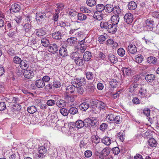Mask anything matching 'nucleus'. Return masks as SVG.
Wrapping results in <instances>:
<instances>
[{
	"instance_id": "nucleus-6",
	"label": "nucleus",
	"mask_w": 159,
	"mask_h": 159,
	"mask_svg": "<svg viewBox=\"0 0 159 159\" xmlns=\"http://www.w3.org/2000/svg\"><path fill=\"white\" fill-rule=\"evenodd\" d=\"M137 45L134 43H130L127 48L128 51L131 54H134L137 51Z\"/></svg>"
},
{
	"instance_id": "nucleus-39",
	"label": "nucleus",
	"mask_w": 159,
	"mask_h": 159,
	"mask_svg": "<svg viewBox=\"0 0 159 159\" xmlns=\"http://www.w3.org/2000/svg\"><path fill=\"white\" fill-rule=\"evenodd\" d=\"M114 115L112 114H110L108 115L106 117V120L109 122H113L114 121Z\"/></svg>"
},
{
	"instance_id": "nucleus-36",
	"label": "nucleus",
	"mask_w": 159,
	"mask_h": 159,
	"mask_svg": "<svg viewBox=\"0 0 159 159\" xmlns=\"http://www.w3.org/2000/svg\"><path fill=\"white\" fill-rule=\"evenodd\" d=\"M37 110V108L34 106L29 107H28L27 111L30 114H33Z\"/></svg>"
},
{
	"instance_id": "nucleus-17",
	"label": "nucleus",
	"mask_w": 159,
	"mask_h": 159,
	"mask_svg": "<svg viewBox=\"0 0 159 159\" xmlns=\"http://www.w3.org/2000/svg\"><path fill=\"white\" fill-rule=\"evenodd\" d=\"M86 124L85 125L84 122L82 120H79L75 123V126L78 129L82 128L84 126H86Z\"/></svg>"
},
{
	"instance_id": "nucleus-41",
	"label": "nucleus",
	"mask_w": 159,
	"mask_h": 159,
	"mask_svg": "<svg viewBox=\"0 0 159 159\" xmlns=\"http://www.w3.org/2000/svg\"><path fill=\"white\" fill-rule=\"evenodd\" d=\"M110 152V149L109 148H106L102 151V156L103 157H106L108 155Z\"/></svg>"
},
{
	"instance_id": "nucleus-2",
	"label": "nucleus",
	"mask_w": 159,
	"mask_h": 159,
	"mask_svg": "<svg viewBox=\"0 0 159 159\" xmlns=\"http://www.w3.org/2000/svg\"><path fill=\"white\" fill-rule=\"evenodd\" d=\"M94 108L93 111L95 114L99 113L101 110H106L107 108L106 104L102 101L96 100L93 101Z\"/></svg>"
},
{
	"instance_id": "nucleus-5",
	"label": "nucleus",
	"mask_w": 159,
	"mask_h": 159,
	"mask_svg": "<svg viewBox=\"0 0 159 159\" xmlns=\"http://www.w3.org/2000/svg\"><path fill=\"white\" fill-rule=\"evenodd\" d=\"M85 123L91 126H94L96 125L98 122V119L96 117H92L91 119L88 118L85 120Z\"/></svg>"
},
{
	"instance_id": "nucleus-25",
	"label": "nucleus",
	"mask_w": 159,
	"mask_h": 159,
	"mask_svg": "<svg viewBox=\"0 0 159 159\" xmlns=\"http://www.w3.org/2000/svg\"><path fill=\"white\" fill-rule=\"evenodd\" d=\"M75 63L77 65L80 66H82L84 63V61L82 57H79L76 60L74 61Z\"/></svg>"
},
{
	"instance_id": "nucleus-43",
	"label": "nucleus",
	"mask_w": 159,
	"mask_h": 159,
	"mask_svg": "<svg viewBox=\"0 0 159 159\" xmlns=\"http://www.w3.org/2000/svg\"><path fill=\"white\" fill-rule=\"evenodd\" d=\"M143 57V56L140 54L137 55L135 56V61L138 63H140L142 62Z\"/></svg>"
},
{
	"instance_id": "nucleus-34",
	"label": "nucleus",
	"mask_w": 159,
	"mask_h": 159,
	"mask_svg": "<svg viewBox=\"0 0 159 159\" xmlns=\"http://www.w3.org/2000/svg\"><path fill=\"white\" fill-rule=\"evenodd\" d=\"M147 61L150 64H155L157 62V59L154 57L150 56L148 58Z\"/></svg>"
},
{
	"instance_id": "nucleus-21",
	"label": "nucleus",
	"mask_w": 159,
	"mask_h": 159,
	"mask_svg": "<svg viewBox=\"0 0 159 159\" xmlns=\"http://www.w3.org/2000/svg\"><path fill=\"white\" fill-rule=\"evenodd\" d=\"M62 35L61 33L58 31L52 33V37L54 39L59 40L61 39Z\"/></svg>"
},
{
	"instance_id": "nucleus-38",
	"label": "nucleus",
	"mask_w": 159,
	"mask_h": 159,
	"mask_svg": "<svg viewBox=\"0 0 159 159\" xmlns=\"http://www.w3.org/2000/svg\"><path fill=\"white\" fill-rule=\"evenodd\" d=\"M148 144L151 147H155L157 145V142L153 138H151L148 141Z\"/></svg>"
},
{
	"instance_id": "nucleus-8",
	"label": "nucleus",
	"mask_w": 159,
	"mask_h": 159,
	"mask_svg": "<svg viewBox=\"0 0 159 159\" xmlns=\"http://www.w3.org/2000/svg\"><path fill=\"white\" fill-rule=\"evenodd\" d=\"M77 42V39L75 38L70 37L67 39L66 42H64V44L67 46L73 45Z\"/></svg>"
},
{
	"instance_id": "nucleus-45",
	"label": "nucleus",
	"mask_w": 159,
	"mask_h": 159,
	"mask_svg": "<svg viewBox=\"0 0 159 159\" xmlns=\"http://www.w3.org/2000/svg\"><path fill=\"white\" fill-rule=\"evenodd\" d=\"M57 9L55 11H57L59 13L64 8V5L63 4L61 3H58L56 5Z\"/></svg>"
},
{
	"instance_id": "nucleus-3",
	"label": "nucleus",
	"mask_w": 159,
	"mask_h": 159,
	"mask_svg": "<svg viewBox=\"0 0 159 159\" xmlns=\"http://www.w3.org/2000/svg\"><path fill=\"white\" fill-rule=\"evenodd\" d=\"M85 83V79L84 78L74 79L71 82L72 85L76 87L78 86L83 85Z\"/></svg>"
},
{
	"instance_id": "nucleus-49",
	"label": "nucleus",
	"mask_w": 159,
	"mask_h": 159,
	"mask_svg": "<svg viewBox=\"0 0 159 159\" xmlns=\"http://www.w3.org/2000/svg\"><path fill=\"white\" fill-rule=\"evenodd\" d=\"M117 53L119 56L122 57L125 55V51L122 48H120L117 50Z\"/></svg>"
},
{
	"instance_id": "nucleus-24",
	"label": "nucleus",
	"mask_w": 159,
	"mask_h": 159,
	"mask_svg": "<svg viewBox=\"0 0 159 159\" xmlns=\"http://www.w3.org/2000/svg\"><path fill=\"white\" fill-rule=\"evenodd\" d=\"M127 6L129 9L130 10H135L137 7V4L133 1L129 2Z\"/></svg>"
},
{
	"instance_id": "nucleus-50",
	"label": "nucleus",
	"mask_w": 159,
	"mask_h": 159,
	"mask_svg": "<svg viewBox=\"0 0 159 159\" xmlns=\"http://www.w3.org/2000/svg\"><path fill=\"white\" fill-rule=\"evenodd\" d=\"M78 18L79 20L83 21L87 18V16L82 13H78Z\"/></svg>"
},
{
	"instance_id": "nucleus-56",
	"label": "nucleus",
	"mask_w": 159,
	"mask_h": 159,
	"mask_svg": "<svg viewBox=\"0 0 159 159\" xmlns=\"http://www.w3.org/2000/svg\"><path fill=\"white\" fill-rule=\"evenodd\" d=\"M143 114L147 117H149L150 116V110L148 108H146L143 110Z\"/></svg>"
},
{
	"instance_id": "nucleus-55",
	"label": "nucleus",
	"mask_w": 159,
	"mask_h": 159,
	"mask_svg": "<svg viewBox=\"0 0 159 159\" xmlns=\"http://www.w3.org/2000/svg\"><path fill=\"white\" fill-rule=\"evenodd\" d=\"M114 120V121L113 122L117 124H120L121 121V119L119 116H115Z\"/></svg>"
},
{
	"instance_id": "nucleus-28",
	"label": "nucleus",
	"mask_w": 159,
	"mask_h": 159,
	"mask_svg": "<svg viewBox=\"0 0 159 159\" xmlns=\"http://www.w3.org/2000/svg\"><path fill=\"white\" fill-rule=\"evenodd\" d=\"M111 140L110 138L105 136L102 139V142L106 145H109L111 143Z\"/></svg>"
},
{
	"instance_id": "nucleus-33",
	"label": "nucleus",
	"mask_w": 159,
	"mask_h": 159,
	"mask_svg": "<svg viewBox=\"0 0 159 159\" xmlns=\"http://www.w3.org/2000/svg\"><path fill=\"white\" fill-rule=\"evenodd\" d=\"M105 11L108 13H110L113 11V10L114 7L112 5L110 4H107L105 6Z\"/></svg>"
},
{
	"instance_id": "nucleus-35",
	"label": "nucleus",
	"mask_w": 159,
	"mask_h": 159,
	"mask_svg": "<svg viewBox=\"0 0 159 159\" xmlns=\"http://www.w3.org/2000/svg\"><path fill=\"white\" fill-rule=\"evenodd\" d=\"M103 15L100 12L98 13V12L95 11L93 15V17L98 20H100L103 18Z\"/></svg>"
},
{
	"instance_id": "nucleus-59",
	"label": "nucleus",
	"mask_w": 159,
	"mask_h": 159,
	"mask_svg": "<svg viewBox=\"0 0 159 159\" xmlns=\"http://www.w3.org/2000/svg\"><path fill=\"white\" fill-rule=\"evenodd\" d=\"M70 57L71 58L75 61L80 57L78 53L76 52H73L71 54Z\"/></svg>"
},
{
	"instance_id": "nucleus-29",
	"label": "nucleus",
	"mask_w": 159,
	"mask_h": 159,
	"mask_svg": "<svg viewBox=\"0 0 159 159\" xmlns=\"http://www.w3.org/2000/svg\"><path fill=\"white\" fill-rule=\"evenodd\" d=\"M108 59L113 64H115L118 61L117 57L114 55L110 54L108 57Z\"/></svg>"
},
{
	"instance_id": "nucleus-46",
	"label": "nucleus",
	"mask_w": 159,
	"mask_h": 159,
	"mask_svg": "<svg viewBox=\"0 0 159 159\" xmlns=\"http://www.w3.org/2000/svg\"><path fill=\"white\" fill-rule=\"evenodd\" d=\"M46 149L44 147L41 146L39 147V154L43 155L46 153Z\"/></svg>"
},
{
	"instance_id": "nucleus-26",
	"label": "nucleus",
	"mask_w": 159,
	"mask_h": 159,
	"mask_svg": "<svg viewBox=\"0 0 159 159\" xmlns=\"http://www.w3.org/2000/svg\"><path fill=\"white\" fill-rule=\"evenodd\" d=\"M41 43L44 47H47L50 45L49 40L46 38H43L41 39Z\"/></svg>"
},
{
	"instance_id": "nucleus-61",
	"label": "nucleus",
	"mask_w": 159,
	"mask_h": 159,
	"mask_svg": "<svg viewBox=\"0 0 159 159\" xmlns=\"http://www.w3.org/2000/svg\"><path fill=\"white\" fill-rule=\"evenodd\" d=\"M8 53L11 56H14L16 55V52L14 49L12 48H10L8 49Z\"/></svg>"
},
{
	"instance_id": "nucleus-40",
	"label": "nucleus",
	"mask_w": 159,
	"mask_h": 159,
	"mask_svg": "<svg viewBox=\"0 0 159 159\" xmlns=\"http://www.w3.org/2000/svg\"><path fill=\"white\" fill-rule=\"evenodd\" d=\"M139 94L142 96L147 97L148 95V93L146 89L141 88L139 91Z\"/></svg>"
},
{
	"instance_id": "nucleus-7",
	"label": "nucleus",
	"mask_w": 159,
	"mask_h": 159,
	"mask_svg": "<svg viewBox=\"0 0 159 159\" xmlns=\"http://www.w3.org/2000/svg\"><path fill=\"white\" fill-rule=\"evenodd\" d=\"M133 16L130 13H127L124 17L125 21L128 24L132 22L133 21Z\"/></svg>"
},
{
	"instance_id": "nucleus-48",
	"label": "nucleus",
	"mask_w": 159,
	"mask_h": 159,
	"mask_svg": "<svg viewBox=\"0 0 159 159\" xmlns=\"http://www.w3.org/2000/svg\"><path fill=\"white\" fill-rule=\"evenodd\" d=\"M60 112L61 114L64 116H67L69 113L68 110L64 107L60 109Z\"/></svg>"
},
{
	"instance_id": "nucleus-10",
	"label": "nucleus",
	"mask_w": 159,
	"mask_h": 159,
	"mask_svg": "<svg viewBox=\"0 0 159 159\" xmlns=\"http://www.w3.org/2000/svg\"><path fill=\"white\" fill-rule=\"evenodd\" d=\"M20 6L19 4L15 3L11 5L10 10L11 11L18 12L20 11Z\"/></svg>"
},
{
	"instance_id": "nucleus-4",
	"label": "nucleus",
	"mask_w": 159,
	"mask_h": 159,
	"mask_svg": "<svg viewBox=\"0 0 159 159\" xmlns=\"http://www.w3.org/2000/svg\"><path fill=\"white\" fill-rule=\"evenodd\" d=\"M45 13L43 11H39L36 14L35 19L38 22H42L46 18Z\"/></svg>"
},
{
	"instance_id": "nucleus-32",
	"label": "nucleus",
	"mask_w": 159,
	"mask_h": 159,
	"mask_svg": "<svg viewBox=\"0 0 159 159\" xmlns=\"http://www.w3.org/2000/svg\"><path fill=\"white\" fill-rule=\"evenodd\" d=\"M105 6L102 4H99L96 6V9L97 12H101L105 10Z\"/></svg>"
},
{
	"instance_id": "nucleus-18",
	"label": "nucleus",
	"mask_w": 159,
	"mask_h": 159,
	"mask_svg": "<svg viewBox=\"0 0 159 159\" xmlns=\"http://www.w3.org/2000/svg\"><path fill=\"white\" fill-rule=\"evenodd\" d=\"M120 20V18L119 15L115 14L111 17V21L113 24L117 25Z\"/></svg>"
},
{
	"instance_id": "nucleus-11",
	"label": "nucleus",
	"mask_w": 159,
	"mask_h": 159,
	"mask_svg": "<svg viewBox=\"0 0 159 159\" xmlns=\"http://www.w3.org/2000/svg\"><path fill=\"white\" fill-rule=\"evenodd\" d=\"M23 75L24 77L28 79L32 78L34 75L33 72L31 70H26L24 72Z\"/></svg>"
},
{
	"instance_id": "nucleus-31",
	"label": "nucleus",
	"mask_w": 159,
	"mask_h": 159,
	"mask_svg": "<svg viewBox=\"0 0 159 159\" xmlns=\"http://www.w3.org/2000/svg\"><path fill=\"white\" fill-rule=\"evenodd\" d=\"M68 113L74 115L78 112V109L75 107H70L68 110Z\"/></svg>"
},
{
	"instance_id": "nucleus-16",
	"label": "nucleus",
	"mask_w": 159,
	"mask_h": 159,
	"mask_svg": "<svg viewBox=\"0 0 159 159\" xmlns=\"http://www.w3.org/2000/svg\"><path fill=\"white\" fill-rule=\"evenodd\" d=\"M56 103V105L60 108L65 107L66 105V102L62 99L58 100Z\"/></svg>"
},
{
	"instance_id": "nucleus-37",
	"label": "nucleus",
	"mask_w": 159,
	"mask_h": 159,
	"mask_svg": "<svg viewBox=\"0 0 159 159\" xmlns=\"http://www.w3.org/2000/svg\"><path fill=\"white\" fill-rule=\"evenodd\" d=\"M123 72L124 75H126L129 76L131 75V70L129 68H124L123 70Z\"/></svg>"
},
{
	"instance_id": "nucleus-64",
	"label": "nucleus",
	"mask_w": 159,
	"mask_h": 159,
	"mask_svg": "<svg viewBox=\"0 0 159 159\" xmlns=\"http://www.w3.org/2000/svg\"><path fill=\"white\" fill-rule=\"evenodd\" d=\"M84 154L86 157H89L92 155V152L91 151L87 150L84 152Z\"/></svg>"
},
{
	"instance_id": "nucleus-47",
	"label": "nucleus",
	"mask_w": 159,
	"mask_h": 159,
	"mask_svg": "<svg viewBox=\"0 0 159 159\" xmlns=\"http://www.w3.org/2000/svg\"><path fill=\"white\" fill-rule=\"evenodd\" d=\"M22 60L18 56L15 57L13 59V62L16 64H20Z\"/></svg>"
},
{
	"instance_id": "nucleus-12",
	"label": "nucleus",
	"mask_w": 159,
	"mask_h": 159,
	"mask_svg": "<svg viewBox=\"0 0 159 159\" xmlns=\"http://www.w3.org/2000/svg\"><path fill=\"white\" fill-rule=\"evenodd\" d=\"M67 46L64 44L62 46V47L60 48L59 50L60 54L63 57H65L67 55V52L66 48Z\"/></svg>"
},
{
	"instance_id": "nucleus-9",
	"label": "nucleus",
	"mask_w": 159,
	"mask_h": 159,
	"mask_svg": "<svg viewBox=\"0 0 159 159\" xmlns=\"http://www.w3.org/2000/svg\"><path fill=\"white\" fill-rule=\"evenodd\" d=\"M154 22L153 20L150 19H147L145 21V23L146 24V27L147 29L150 31H152L153 28L154 27Z\"/></svg>"
},
{
	"instance_id": "nucleus-22",
	"label": "nucleus",
	"mask_w": 159,
	"mask_h": 159,
	"mask_svg": "<svg viewBox=\"0 0 159 159\" xmlns=\"http://www.w3.org/2000/svg\"><path fill=\"white\" fill-rule=\"evenodd\" d=\"M79 108L81 110L85 111L89 107V105L86 102H83L79 105Z\"/></svg>"
},
{
	"instance_id": "nucleus-52",
	"label": "nucleus",
	"mask_w": 159,
	"mask_h": 159,
	"mask_svg": "<svg viewBox=\"0 0 159 159\" xmlns=\"http://www.w3.org/2000/svg\"><path fill=\"white\" fill-rule=\"evenodd\" d=\"M24 28L26 32L30 33L31 31V26L28 24H25L24 26Z\"/></svg>"
},
{
	"instance_id": "nucleus-13",
	"label": "nucleus",
	"mask_w": 159,
	"mask_h": 159,
	"mask_svg": "<svg viewBox=\"0 0 159 159\" xmlns=\"http://www.w3.org/2000/svg\"><path fill=\"white\" fill-rule=\"evenodd\" d=\"M58 50L57 46L55 44H50L49 46L48 50L51 53H55Z\"/></svg>"
},
{
	"instance_id": "nucleus-20",
	"label": "nucleus",
	"mask_w": 159,
	"mask_h": 159,
	"mask_svg": "<svg viewBox=\"0 0 159 159\" xmlns=\"http://www.w3.org/2000/svg\"><path fill=\"white\" fill-rule=\"evenodd\" d=\"M36 86L38 88H43L45 86V82L42 79L37 80L35 82Z\"/></svg>"
},
{
	"instance_id": "nucleus-23",
	"label": "nucleus",
	"mask_w": 159,
	"mask_h": 159,
	"mask_svg": "<svg viewBox=\"0 0 159 159\" xmlns=\"http://www.w3.org/2000/svg\"><path fill=\"white\" fill-rule=\"evenodd\" d=\"M76 87L73 85H69L66 88V94H69V93H73L75 90V88Z\"/></svg>"
},
{
	"instance_id": "nucleus-51",
	"label": "nucleus",
	"mask_w": 159,
	"mask_h": 159,
	"mask_svg": "<svg viewBox=\"0 0 159 159\" xmlns=\"http://www.w3.org/2000/svg\"><path fill=\"white\" fill-rule=\"evenodd\" d=\"M113 12L115 14L116 13L117 14V15H119L121 13V10L120 9L119 6H116L114 7Z\"/></svg>"
},
{
	"instance_id": "nucleus-53",
	"label": "nucleus",
	"mask_w": 159,
	"mask_h": 159,
	"mask_svg": "<svg viewBox=\"0 0 159 159\" xmlns=\"http://www.w3.org/2000/svg\"><path fill=\"white\" fill-rule=\"evenodd\" d=\"M86 3L90 7L94 6L96 4L95 0H87Z\"/></svg>"
},
{
	"instance_id": "nucleus-57",
	"label": "nucleus",
	"mask_w": 159,
	"mask_h": 159,
	"mask_svg": "<svg viewBox=\"0 0 159 159\" xmlns=\"http://www.w3.org/2000/svg\"><path fill=\"white\" fill-rule=\"evenodd\" d=\"M59 25L61 27H67L69 26L70 25V23L68 22H64L63 21H61L59 23Z\"/></svg>"
},
{
	"instance_id": "nucleus-58",
	"label": "nucleus",
	"mask_w": 159,
	"mask_h": 159,
	"mask_svg": "<svg viewBox=\"0 0 159 159\" xmlns=\"http://www.w3.org/2000/svg\"><path fill=\"white\" fill-rule=\"evenodd\" d=\"M118 136L120 139V140L123 142L124 141V132L122 131H120L118 134Z\"/></svg>"
},
{
	"instance_id": "nucleus-15",
	"label": "nucleus",
	"mask_w": 159,
	"mask_h": 159,
	"mask_svg": "<svg viewBox=\"0 0 159 159\" xmlns=\"http://www.w3.org/2000/svg\"><path fill=\"white\" fill-rule=\"evenodd\" d=\"M29 62L28 61L23 60L21 62L20 66L22 69L25 70L27 69L29 67Z\"/></svg>"
},
{
	"instance_id": "nucleus-63",
	"label": "nucleus",
	"mask_w": 159,
	"mask_h": 159,
	"mask_svg": "<svg viewBox=\"0 0 159 159\" xmlns=\"http://www.w3.org/2000/svg\"><path fill=\"white\" fill-rule=\"evenodd\" d=\"M96 57L98 58V59H103L105 57V55L102 52H100L98 54H97Z\"/></svg>"
},
{
	"instance_id": "nucleus-30",
	"label": "nucleus",
	"mask_w": 159,
	"mask_h": 159,
	"mask_svg": "<svg viewBox=\"0 0 159 159\" xmlns=\"http://www.w3.org/2000/svg\"><path fill=\"white\" fill-rule=\"evenodd\" d=\"M36 34L38 37L42 38L45 36L46 32L42 29H39L37 30Z\"/></svg>"
},
{
	"instance_id": "nucleus-14",
	"label": "nucleus",
	"mask_w": 159,
	"mask_h": 159,
	"mask_svg": "<svg viewBox=\"0 0 159 159\" xmlns=\"http://www.w3.org/2000/svg\"><path fill=\"white\" fill-rule=\"evenodd\" d=\"M65 101L66 103H70L73 102L75 100L74 96L73 95H70L68 94H65L64 96Z\"/></svg>"
},
{
	"instance_id": "nucleus-42",
	"label": "nucleus",
	"mask_w": 159,
	"mask_h": 159,
	"mask_svg": "<svg viewBox=\"0 0 159 159\" xmlns=\"http://www.w3.org/2000/svg\"><path fill=\"white\" fill-rule=\"evenodd\" d=\"M22 19V16L20 15L16 16L14 19V21H15L17 25H19L21 22Z\"/></svg>"
},
{
	"instance_id": "nucleus-19",
	"label": "nucleus",
	"mask_w": 159,
	"mask_h": 159,
	"mask_svg": "<svg viewBox=\"0 0 159 159\" xmlns=\"http://www.w3.org/2000/svg\"><path fill=\"white\" fill-rule=\"evenodd\" d=\"M155 79V76L153 74H149L147 75L145 77V79L148 82L152 83Z\"/></svg>"
},
{
	"instance_id": "nucleus-60",
	"label": "nucleus",
	"mask_w": 159,
	"mask_h": 159,
	"mask_svg": "<svg viewBox=\"0 0 159 159\" xmlns=\"http://www.w3.org/2000/svg\"><path fill=\"white\" fill-rule=\"evenodd\" d=\"M55 101L52 99H50L47 101V105L50 106H54L56 104Z\"/></svg>"
},
{
	"instance_id": "nucleus-44",
	"label": "nucleus",
	"mask_w": 159,
	"mask_h": 159,
	"mask_svg": "<svg viewBox=\"0 0 159 159\" xmlns=\"http://www.w3.org/2000/svg\"><path fill=\"white\" fill-rule=\"evenodd\" d=\"M92 140L95 143H98L100 141V139L97 135H93L92 137Z\"/></svg>"
},
{
	"instance_id": "nucleus-27",
	"label": "nucleus",
	"mask_w": 159,
	"mask_h": 159,
	"mask_svg": "<svg viewBox=\"0 0 159 159\" xmlns=\"http://www.w3.org/2000/svg\"><path fill=\"white\" fill-rule=\"evenodd\" d=\"M92 57L91 54L89 51L85 52L84 55V61H88Z\"/></svg>"
},
{
	"instance_id": "nucleus-54",
	"label": "nucleus",
	"mask_w": 159,
	"mask_h": 159,
	"mask_svg": "<svg viewBox=\"0 0 159 159\" xmlns=\"http://www.w3.org/2000/svg\"><path fill=\"white\" fill-rule=\"evenodd\" d=\"M80 10L83 13H90L91 12V11L89 9L84 6L81 7Z\"/></svg>"
},
{
	"instance_id": "nucleus-1",
	"label": "nucleus",
	"mask_w": 159,
	"mask_h": 159,
	"mask_svg": "<svg viewBox=\"0 0 159 159\" xmlns=\"http://www.w3.org/2000/svg\"><path fill=\"white\" fill-rule=\"evenodd\" d=\"M100 26L101 28L106 29L111 33H114L117 30L116 25L114 24L112 22H101Z\"/></svg>"
},
{
	"instance_id": "nucleus-62",
	"label": "nucleus",
	"mask_w": 159,
	"mask_h": 159,
	"mask_svg": "<svg viewBox=\"0 0 159 159\" xmlns=\"http://www.w3.org/2000/svg\"><path fill=\"white\" fill-rule=\"evenodd\" d=\"M151 15L154 18H159V11H152L151 12Z\"/></svg>"
}]
</instances>
